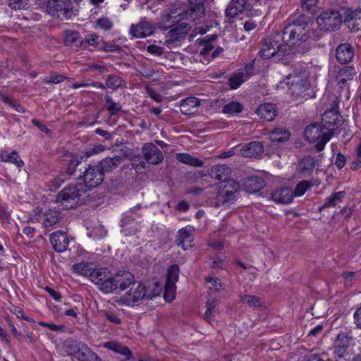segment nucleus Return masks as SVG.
Segmentation results:
<instances>
[{"label":"nucleus","mask_w":361,"mask_h":361,"mask_svg":"<svg viewBox=\"0 0 361 361\" xmlns=\"http://www.w3.org/2000/svg\"><path fill=\"white\" fill-rule=\"evenodd\" d=\"M345 17L343 22L351 32L361 31V8L344 10Z\"/></svg>","instance_id":"4468645a"},{"label":"nucleus","mask_w":361,"mask_h":361,"mask_svg":"<svg viewBox=\"0 0 361 361\" xmlns=\"http://www.w3.org/2000/svg\"><path fill=\"white\" fill-rule=\"evenodd\" d=\"M28 0H8V6L11 9L20 10L27 8Z\"/></svg>","instance_id":"de8ad7c7"},{"label":"nucleus","mask_w":361,"mask_h":361,"mask_svg":"<svg viewBox=\"0 0 361 361\" xmlns=\"http://www.w3.org/2000/svg\"><path fill=\"white\" fill-rule=\"evenodd\" d=\"M106 87L108 88L116 90L124 85V80L116 75H109L106 80Z\"/></svg>","instance_id":"ea45409f"},{"label":"nucleus","mask_w":361,"mask_h":361,"mask_svg":"<svg viewBox=\"0 0 361 361\" xmlns=\"http://www.w3.org/2000/svg\"><path fill=\"white\" fill-rule=\"evenodd\" d=\"M64 45L66 47L79 48L82 44V39L80 37L78 32L75 30H66Z\"/></svg>","instance_id":"c756f323"},{"label":"nucleus","mask_w":361,"mask_h":361,"mask_svg":"<svg viewBox=\"0 0 361 361\" xmlns=\"http://www.w3.org/2000/svg\"><path fill=\"white\" fill-rule=\"evenodd\" d=\"M45 13L53 18L59 19L62 16L65 19H71L73 11L71 0H47Z\"/></svg>","instance_id":"1a4fd4ad"},{"label":"nucleus","mask_w":361,"mask_h":361,"mask_svg":"<svg viewBox=\"0 0 361 361\" xmlns=\"http://www.w3.org/2000/svg\"><path fill=\"white\" fill-rule=\"evenodd\" d=\"M338 116V115L334 111H326L322 115V121L327 122L329 125H334Z\"/></svg>","instance_id":"603ef678"},{"label":"nucleus","mask_w":361,"mask_h":361,"mask_svg":"<svg viewBox=\"0 0 361 361\" xmlns=\"http://www.w3.org/2000/svg\"><path fill=\"white\" fill-rule=\"evenodd\" d=\"M65 351L79 361H102V360L83 342L67 339L63 343Z\"/></svg>","instance_id":"39448f33"},{"label":"nucleus","mask_w":361,"mask_h":361,"mask_svg":"<svg viewBox=\"0 0 361 361\" xmlns=\"http://www.w3.org/2000/svg\"><path fill=\"white\" fill-rule=\"evenodd\" d=\"M66 174H60L57 177L54 178L49 183V190L51 191L58 189L62 183L66 180Z\"/></svg>","instance_id":"49530a36"},{"label":"nucleus","mask_w":361,"mask_h":361,"mask_svg":"<svg viewBox=\"0 0 361 361\" xmlns=\"http://www.w3.org/2000/svg\"><path fill=\"white\" fill-rule=\"evenodd\" d=\"M179 267L177 264H173L168 269L166 281L164 286V300L166 302H171L174 299L176 291V283L178 279Z\"/></svg>","instance_id":"f8f14e48"},{"label":"nucleus","mask_w":361,"mask_h":361,"mask_svg":"<svg viewBox=\"0 0 361 361\" xmlns=\"http://www.w3.org/2000/svg\"><path fill=\"white\" fill-rule=\"evenodd\" d=\"M200 101L195 97H189L182 99L180 103V110L184 115H192L197 112Z\"/></svg>","instance_id":"4be33fe9"},{"label":"nucleus","mask_w":361,"mask_h":361,"mask_svg":"<svg viewBox=\"0 0 361 361\" xmlns=\"http://www.w3.org/2000/svg\"><path fill=\"white\" fill-rule=\"evenodd\" d=\"M290 132L283 128H275L269 133V138L272 142L283 143L290 138Z\"/></svg>","instance_id":"7c9ffc66"},{"label":"nucleus","mask_w":361,"mask_h":361,"mask_svg":"<svg viewBox=\"0 0 361 361\" xmlns=\"http://www.w3.org/2000/svg\"><path fill=\"white\" fill-rule=\"evenodd\" d=\"M104 348L121 355H130V350L126 345L116 341H107L104 343Z\"/></svg>","instance_id":"f704fd0d"},{"label":"nucleus","mask_w":361,"mask_h":361,"mask_svg":"<svg viewBox=\"0 0 361 361\" xmlns=\"http://www.w3.org/2000/svg\"><path fill=\"white\" fill-rule=\"evenodd\" d=\"M50 242L56 252H62L68 248L69 238L65 232L58 231L50 235Z\"/></svg>","instance_id":"6ab92c4d"},{"label":"nucleus","mask_w":361,"mask_h":361,"mask_svg":"<svg viewBox=\"0 0 361 361\" xmlns=\"http://www.w3.org/2000/svg\"><path fill=\"white\" fill-rule=\"evenodd\" d=\"M133 276V281L128 284L123 289L118 292H111L110 293L120 294L122 291L125 290L127 288L132 286L130 290L126 293L125 295L121 296L118 301L121 305H133L134 304L140 302L145 298H150L146 294L145 286L140 282H135L134 275L130 273Z\"/></svg>","instance_id":"0eeeda50"},{"label":"nucleus","mask_w":361,"mask_h":361,"mask_svg":"<svg viewBox=\"0 0 361 361\" xmlns=\"http://www.w3.org/2000/svg\"><path fill=\"white\" fill-rule=\"evenodd\" d=\"M288 79V91L296 97H305V92L310 87L308 75L301 65L295 66L293 71L286 77Z\"/></svg>","instance_id":"20e7f679"},{"label":"nucleus","mask_w":361,"mask_h":361,"mask_svg":"<svg viewBox=\"0 0 361 361\" xmlns=\"http://www.w3.org/2000/svg\"><path fill=\"white\" fill-rule=\"evenodd\" d=\"M271 197L277 203L288 204L292 202L294 196L293 190L290 188L285 187L271 192Z\"/></svg>","instance_id":"5701e85b"},{"label":"nucleus","mask_w":361,"mask_h":361,"mask_svg":"<svg viewBox=\"0 0 361 361\" xmlns=\"http://www.w3.org/2000/svg\"><path fill=\"white\" fill-rule=\"evenodd\" d=\"M265 186V182L261 177H252L246 179L243 184L244 190L249 193L259 192Z\"/></svg>","instance_id":"a878e982"},{"label":"nucleus","mask_w":361,"mask_h":361,"mask_svg":"<svg viewBox=\"0 0 361 361\" xmlns=\"http://www.w3.org/2000/svg\"><path fill=\"white\" fill-rule=\"evenodd\" d=\"M104 317L109 321L110 322L115 324H119L121 322V320L120 318H118L114 313L111 312H104Z\"/></svg>","instance_id":"0e129e2a"},{"label":"nucleus","mask_w":361,"mask_h":361,"mask_svg":"<svg viewBox=\"0 0 361 361\" xmlns=\"http://www.w3.org/2000/svg\"><path fill=\"white\" fill-rule=\"evenodd\" d=\"M343 23V16L336 9H328L322 12L317 18V23L325 32H333L339 29Z\"/></svg>","instance_id":"9d476101"},{"label":"nucleus","mask_w":361,"mask_h":361,"mask_svg":"<svg viewBox=\"0 0 361 361\" xmlns=\"http://www.w3.org/2000/svg\"><path fill=\"white\" fill-rule=\"evenodd\" d=\"M357 274V272L355 271H348V272H344L343 274V283L345 286H351L354 282L355 281V276Z\"/></svg>","instance_id":"3c124183"},{"label":"nucleus","mask_w":361,"mask_h":361,"mask_svg":"<svg viewBox=\"0 0 361 361\" xmlns=\"http://www.w3.org/2000/svg\"><path fill=\"white\" fill-rule=\"evenodd\" d=\"M244 73H233L228 78V85L231 89H237L244 82Z\"/></svg>","instance_id":"79ce46f5"},{"label":"nucleus","mask_w":361,"mask_h":361,"mask_svg":"<svg viewBox=\"0 0 361 361\" xmlns=\"http://www.w3.org/2000/svg\"><path fill=\"white\" fill-rule=\"evenodd\" d=\"M142 206L141 204H137L136 206L133 207V208L130 209L128 212H126L123 214V217L133 220H135L136 217H141L142 214L140 212V211L142 209Z\"/></svg>","instance_id":"c03bdc74"},{"label":"nucleus","mask_w":361,"mask_h":361,"mask_svg":"<svg viewBox=\"0 0 361 361\" xmlns=\"http://www.w3.org/2000/svg\"><path fill=\"white\" fill-rule=\"evenodd\" d=\"M281 35L276 34L267 37L262 44V49L259 51V55L264 59H269L272 57H279V59L286 56V59H290L292 55L288 51L287 45L281 42Z\"/></svg>","instance_id":"7ed1b4c3"},{"label":"nucleus","mask_w":361,"mask_h":361,"mask_svg":"<svg viewBox=\"0 0 361 361\" xmlns=\"http://www.w3.org/2000/svg\"><path fill=\"white\" fill-rule=\"evenodd\" d=\"M147 93L148 95L157 102H161L163 101V96L156 92L153 89L147 87L146 88Z\"/></svg>","instance_id":"680f3d73"},{"label":"nucleus","mask_w":361,"mask_h":361,"mask_svg":"<svg viewBox=\"0 0 361 361\" xmlns=\"http://www.w3.org/2000/svg\"><path fill=\"white\" fill-rule=\"evenodd\" d=\"M318 0H302L301 8L303 11L309 13L314 11Z\"/></svg>","instance_id":"6e6d98bb"},{"label":"nucleus","mask_w":361,"mask_h":361,"mask_svg":"<svg viewBox=\"0 0 361 361\" xmlns=\"http://www.w3.org/2000/svg\"><path fill=\"white\" fill-rule=\"evenodd\" d=\"M97 25L104 30H109L112 28L113 23L109 18L103 17L97 20Z\"/></svg>","instance_id":"864d4df0"},{"label":"nucleus","mask_w":361,"mask_h":361,"mask_svg":"<svg viewBox=\"0 0 361 361\" xmlns=\"http://www.w3.org/2000/svg\"><path fill=\"white\" fill-rule=\"evenodd\" d=\"M104 100L106 103V109H107L109 114L111 116H114L121 111V105L119 104L114 102L110 96L106 95L104 97Z\"/></svg>","instance_id":"a19ab883"},{"label":"nucleus","mask_w":361,"mask_h":361,"mask_svg":"<svg viewBox=\"0 0 361 361\" xmlns=\"http://www.w3.org/2000/svg\"><path fill=\"white\" fill-rule=\"evenodd\" d=\"M146 49L148 53L157 56H161L164 54V50L163 47L155 44L148 45Z\"/></svg>","instance_id":"4d7b16f0"},{"label":"nucleus","mask_w":361,"mask_h":361,"mask_svg":"<svg viewBox=\"0 0 361 361\" xmlns=\"http://www.w3.org/2000/svg\"><path fill=\"white\" fill-rule=\"evenodd\" d=\"M244 107L242 104L238 102H231L226 104L222 109V112L225 114L234 116L241 113Z\"/></svg>","instance_id":"e433bc0d"},{"label":"nucleus","mask_w":361,"mask_h":361,"mask_svg":"<svg viewBox=\"0 0 361 361\" xmlns=\"http://www.w3.org/2000/svg\"><path fill=\"white\" fill-rule=\"evenodd\" d=\"M264 152V146L262 142L258 141H253L244 145L240 152L243 157H255L257 155L262 154Z\"/></svg>","instance_id":"393cba45"},{"label":"nucleus","mask_w":361,"mask_h":361,"mask_svg":"<svg viewBox=\"0 0 361 361\" xmlns=\"http://www.w3.org/2000/svg\"><path fill=\"white\" fill-rule=\"evenodd\" d=\"M319 166V161L312 156H305L298 163L297 171L298 173L307 176L310 175L316 166Z\"/></svg>","instance_id":"412c9836"},{"label":"nucleus","mask_w":361,"mask_h":361,"mask_svg":"<svg viewBox=\"0 0 361 361\" xmlns=\"http://www.w3.org/2000/svg\"><path fill=\"white\" fill-rule=\"evenodd\" d=\"M192 231L193 229L190 227L182 228L178 231L177 244L185 250L192 247L191 243L193 241Z\"/></svg>","instance_id":"b1692460"},{"label":"nucleus","mask_w":361,"mask_h":361,"mask_svg":"<svg viewBox=\"0 0 361 361\" xmlns=\"http://www.w3.org/2000/svg\"><path fill=\"white\" fill-rule=\"evenodd\" d=\"M98 49L100 50H103L104 51H111L112 52V51H120L121 47L117 44H106V42L103 41L101 44V46H99V47H98Z\"/></svg>","instance_id":"13d9d810"},{"label":"nucleus","mask_w":361,"mask_h":361,"mask_svg":"<svg viewBox=\"0 0 361 361\" xmlns=\"http://www.w3.org/2000/svg\"><path fill=\"white\" fill-rule=\"evenodd\" d=\"M353 317L357 327L361 329V307L356 310Z\"/></svg>","instance_id":"774afa93"},{"label":"nucleus","mask_w":361,"mask_h":361,"mask_svg":"<svg viewBox=\"0 0 361 361\" xmlns=\"http://www.w3.org/2000/svg\"><path fill=\"white\" fill-rule=\"evenodd\" d=\"M357 72L352 66L341 68L336 76V82L340 89H349V81L352 80Z\"/></svg>","instance_id":"2eb2a0df"},{"label":"nucleus","mask_w":361,"mask_h":361,"mask_svg":"<svg viewBox=\"0 0 361 361\" xmlns=\"http://www.w3.org/2000/svg\"><path fill=\"white\" fill-rule=\"evenodd\" d=\"M234 3L235 2L231 1L225 11L226 16L228 18H235L239 13H242L239 9H237L236 7H234Z\"/></svg>","instance_id":"5fc2aeb1"},{"label":"nucleus","mask_w":361,"mask_h":361,"mask_svg":"<svg viewBox=\"0 0 361 361\" xmlns=\"http://www.w3.org/2000/svg\"><path fill=\"white\" fill-rule=\"evenodd\" d=\"M43 226L47 228H52L56 225L60 219V213L55 209H49L44 213Z\"/></svg>","instance_id":"2f4dec72"},{"label":"nucleus","mask_w":361,"mask_h":361,"mask_svg":"<svg viewBox=\"0 0 361 361\" xmlns=\"http://www.w3.org/2000/svg\"><path fill=\"white\" fill-rule=\"evenodd\" d=\"M121 228V232L126 236L135 235L139 231L137 221L123 217L122 219Z\"/></svg>","instance_id":"473e14b6"},{"label":"nucleus","mask_w":361,"mask_h":361,"mask_svg":"<svg viewBox=\"0 0 361 361\" xmlns=\"http://www.w3.org/2000/svg\"><path fill=\"white\" fill-rule=\"evenodd\" d=\"M83 169L84 171H82L81 169L79 170L78 176L76 178H82L85 183L84 187L92 188L99 185L104 180V175L98 164L84 166Z\"/></svg>","instance_id":"9b49d317"},{"label":"nucleus","mask_w":361,"mask_h":361,"mask_svg":"<svg viewBox=\"0 0 361 361\" xmlns=\"http://www.w3.org/2000/svg\"><path fill=\"white\" fill-rule=\"evenodd\" d=\"M65 79V77H63L61 75L56 74L50 75L49 78H47L44 82L47 84L53 83V84H58L63 81Z\"/></svg>","instance_id":"052dcab7"},{"label":"nucleus","mask_w":361,"mask_h":361,"mask_svg":"<svg viewBox=\"0 0 361 361\" xmlns=\"http://www.w3.org/2000/svg\"><path fill=\"white\" fill-rule=\"evenodd\" d=\"M351 340L352 337L349 336L348 333L341 332L337 335L333 348L336 357L339 358L343 357Z\"/></svg>","instance_id":"f3484780"},{"label":"nucleus","mask_w":361,"mask_h":361,"mask_svg":"<svg viewBox=\"0 0 361 361\" xmlns=\"http://www.w3.org/2000/svg\"><path fill=\"white\" fill-rule=\"evenodd\" d=\"M144 159L149 164L157 165L164 160L162 152L152 142H146L142 147Z\"/></svg>","instance_id":"ddd939ff"},{"label":"nucleus","mask_w":361,"mask_h":361,"mask_svg":"<svg viewBox=\"0 0 361 361\" xmlns=\"http://www.w3.org/2000/svg\"><path fill=\"white\" fill-rule=\"evenodd\" d=\"M94 132L96 134L101 135L104 138L102 141H109L113 138L112 134L107 130L97 128Z\"/></svg>","instance_id":"69168bd1"},{"label":"nucleus","mask_w":361,"mask_h":361,"mask_svg":"<svg viewBox=\"0 0 361 361\" xmlns=\"http://www.w3.org/2000/svg\"><path fill=\"white\" fill-rule=\"evenodd\" d=\"M235 193L234 191H231L228 189H224L221 192V195L223 197V203H232L235 200Z\"/></svg>","instance_id":"8fccbe9b"},{"label":"nucleus","mask_w":361,"mask_h":361,"mask_svg":"<svg viewBox=\"0 0 361 361\" xmlns=\"http://www.w3.org/2000/svg\"><path fill=\"white\" fill-rule=\"evenodd\" d=\"M313 182L306 180L299 182L296 185L295 190L293 191V196L300 197L303 195L308 189L313 186Z\"/></svg>","instance_id":"58836bf2"},{"label":"nucleus","mask_w":361,"mask_h":361,"mask_svg":"<svg viewBox=\"0 0 361 361\" xmlns=\"http://www.w3.org/2000/svg\"><path fill=\"white\" fill-rule=\"evenodd\" d=\"M75 271L80 274L87 276L98 288L104 293L118 292L123 289L132 282L133 276L130 271L121 270L111 275L106 268H99L91 270L85 263H78L73 265Z\"/></svg>","instance_id":"f257e3e1"},{"label":"nucleus","mask_w":361,"mask_h":361,"mask_svg":"<svg viewBox=\"0 0 361 361\" xmlns=\"http://www.w3.org/2000/svg\"><path fill=\"white\" fill-rule=\"evenodd\" d=\"M176 160L180 163L188 164L194 167H201L204 161L197 157L191 156L188 153H178L176 155Z\"/></svg>","instance_id":"72a5a7b5"},{"label":"nucleus","mask_w":361,"mask_h":361,"mask_svg":"<svg viewBox=\"0 0 361 361\" xmlns=\"http://www.w3.org/2000/svg\"><path fill=\"white\" fill-rule=\"evenodd\" d=\"M256 114L267 121H272L278 115V109L276 104L272 103H264L260 104L255 110Z\"/></svg>","instance_id":"aec40b11"},{"label":"nucleus","mask_w":361,"mask_h":361,"mask_svg":"<svg viewBox=\"0 0 361 361\" xmlns=\"http://www.w3.org/2000/svg\"><path fill=\"white\" fill-rule=\"evenodd\" d=\"M308 18L304 14L293 19L283 29L281 40L287 45L291 55H303L307 53L310 46L307 42L310 38Z\"/></svg>","instance_id":"f03ea898"},{"label":"nucleus","mask_w":361,"mask_h":361,"mask_svg":"<svg viewBox=\"0 0 361 361\" xmlns=\"http://www.w3.org/2000/svg\"><path fill=\"white\" fill-rule=\"evenodd\" d=\"M231 172V169L226 165H215L212 168L210 176L216 180L226 183L229 179Z\"/></svg>","instance_id":"cd10ccee"},{"label":"nucleus","mask_w":361,"mask_h":361,"mask_svg":"<svg viewBox=\"0 0 361 361\" xmlns=\"http://www.w3.org/2000/svg\"><path fill=\"white\" fill-rule=\"evenodd\" d=\"M154 32L153 27L148 22H140L136 25H132L130 32L135 37H145Z\"/></svg>","instance_id":"c85d7f7f"},{"label":"nucleus","mask_w":361,"mask_h":361,"mask_svg":"<svg viewBox=\"0 0 361 361\" xmlns=\"http://www.w3.org/2000/svg\"><path fill=\"white\" fill-rule=\"evenodd\" d=\"M85 192L84 185L81 183L74 185H69L59 192L56 196V202L59 203L64 209H72L78 204L80 197Z\"/></svg>","instance_id":"423d86ee"},{"label":"nucleus","mask_w":361,"mask_h":361,"mask_svg":"<svg viewBox=\"0 0 361 361\" xmlns=\"http://www.w3.org/2000/svg\"><path fill=\"white\" fill-rule=\"evenodd\" d=\"M80 164H81V161L80 159H76V158L74 159H71L69 161L68 167L67 169L66 176L67 175H68V176L75 175L76 176H78V174H75V173H77L76 168ZM76 178L77 177H75V178Z\"/></svg>","instance_id":"09e8293b"},{"label":"nucleus","mask_w":361,"mask_h":361,"mask_svg":"<svg viewBox=\"0 0 361 361\" xmlns=\"http://www.w3.org/2000/svg\"><path fill=\"white\" fill-rule=\"evenodd\" d=\"M4 161L13 163L18 167H22L24 165V162L22 161L16 151H13L10 154L7 155L6 158L4 159Z\"/></svg>","instance_id":"a18cd8bd"},{"label":"nucleus","mask_w":361,"mask_h":361,"mask_svg":"<svg viewBox=\"0 0 361 361\" xmlns=\"http://www.w3.org/2000/svg\"><path fill=\"white\" fill-rule=\"evenodd\" d=\"M239 188V183L230 178L226 182V185L224 186V189H231V191H234V193H235Z\"/></svg>","instance_id":"e2e57ef3"},{"label":"nucleus","mask_w":361,"mask_h":361,"mask_svg":"<svg viewBox=\"0 0 361 361\" xmlns=\"http://www.w3.org/2000/svg\"><path fill=\"white\" fill-rule=\"evenodd\" d=\"M345 192L340 191L332 194L330 197H327L324 204L319 208V211L330 207H335L340 203L344 197Z\"/></svg>","instance_id":"c9c22d12"},{"label":"nucleus","mask_w":361,"mask_h":361,"mask_svg":"<svg viewBox=\"0 0 361 361\" xmlns=\"http://www.w3.org/2000/svg\"><path fill=\"white\" fill-rule=\"evenodd\" d=\"M217 300L216 299H212L207 302L206 307L207 310L204 313V319L207 321H211L212 320V314L216 312V307L217 306Z\"/></svg>","instance_id":"37998d69"},{"label":"nucleus","mask_w":361,"mask_h":361,"mask_svg":"<svg viewBox=\"0 0 361 361\" xmlns=\"http://www.w3.org/2000/svg\"><path fill=\"white\" fill-rule=\"evenodd\" d=\"M240 299L242 302L247 304L251 307L258 308L262 306L260 298L255 295L248 294L240 295Z\"/></svg>","instance_id":"4c0bfd02"},{"label":"nucleus","mask_w":361,"mask_h":361,"mask_svg":"<svg viewBox=\"0 0 361 361\" xmlns=\"http://www.w3.org/2000/svg\"><path fill=\"white\" fill-rule=\"evenodd\" d=\"M11 311L18 317V318H22L26 321H28V322H34V320L30 318V317H28L27 316L25 315V313L23 310V309H21L20 307H16V306H13V309L11 310Z\"/></svg>","instance_id":"bf43d9fd"},{"label":"nucleus","mask_w":361,"mask_h":361,"mask_svg":"<svg viewBox=\"0 0 361 361\" xmlns=\"http://www.w3.org/2000/svg\"><path fill=\"white\" fill-rule=\"evenodd\" d=\"M121 161V157L115 156L103 159L97 164L104 175V173L111 172L113 170L118 168Z\"/></svg>","instance_id":"bb28decb"},{"label":"nucleus","mask_w":361,"mask_h":361,"mask_svg":"<svg viewBox=\"0 0 361 361\" xmlns=\"http://www.w3.org/2000/svg\"><path fill=\"white\" fill-rule=\"evenodd\" d=\"M305 140L310 143H315L317 152H322L325 145L331 139V135L319 123H313L307 126L304 131Z\"/></svg>","instance_id":"6e6552de"},{"label":"nucleus","mask_w":361,"mask_h":361,"mask_svg":"<svg viewBox=\"0 0 361 361\" xmlns=\"http://www.w3.org/2000/svg\"><path fill=\"white\" fill-rule=\"evenodd\" d=\"M190 27L185 22H180L174 25L168 32V39L165 43L167 45L173 44L176 41L181 38H185L188 34Z\"/></svg>","instance_id":"dca6fc26"},{"label":"nucleus","mask_w":361,"mask_h":361,"mask_svg":"<svg viewBox=\"0 0 361 361\" xmlns=\"http://www.w3.org/2000/svg\"><path fill=\"white\" fill-rule=\"evenodd\" d=\"M355 55L354 49L349 43L340 44L336 49V58L338 63L346 64L350 63Z\"/></svg>","instance_id":"a211bd4d"},{"label":"nucleus","mask_w":361,"mask_h":361,"mask_svg":"<svg viewBox=\"0 0 361 361\" xmlns=\"http://www.w3.org/2000/svg\"><path fill=\"white\" fill-rule=\"evenodd\" d=\"M206 281L212 283L217 290H220L223 287L221 280L218 278L207 277Z\"/></svg>","instance_id":"338daca9"}]
</instances>
